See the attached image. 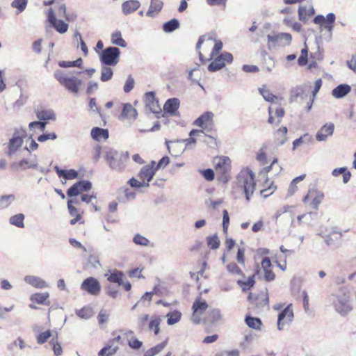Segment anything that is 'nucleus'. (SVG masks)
I'll return each instance as SVG.
<instances>
[{"instance_id":"obj_1","label":"nucleus","mask_w":356,"mask_h":356,"mask_svg":"<svg viewBox=\"0 0 356 356\" xmlns=\"http://www.w3.org/2000/svg\"><path fill=\"white\" fill-rule=\"evenodd\" d=\"M204 41V37H200L197 43L196 48L199 50L200 59L202 63L213 59L208 66V70L209 72H213L218 71L223 68L227 63H231L233 61V56L229 52L222 53L214 58L215 56L218 55L221 51L222 48V42L220 40H214L211 38H209L207 40L206 44L207 47H210L212 42H214V44L211 53L209 54V56L206 58L200 51L201 45L203 44Z\"/></svg>"},{"instance_id":"obj_2","label":"nucleus","mask_w":356,"mask_h":356,"mask_svg":"<svg viewBox=\"0 0 356 356\" xmlns=\"http://www.w3.org/2000/svg\"><path fill=\"white\" fill-rule=\"evenodd\" d=\"M63 0H44L43 3L44 6H50L56 1V12L52 8H49L47 13L48 22L51 25L60 33H65L67 31L69 25L65 22L62 19L64 18L66 21H69V17L66 14V7L63 2Z\"/></svg>"},{"instance_id":"obj_3","label":"nucleus","mask_w":356,"mask_h":356,"mask_svg":"<svg viewBox=\"0 0 356 356\" xmlns=\"http://www.w3.org/2000/svg\"><path fill=\"white\" fill-rule=\"evenodd\" d=\"M235 188L244 193L245 199L249 201L256 189L255 173L249 168L241 169L236 177Z\"/></svg>"},{"instance_id":"obj_4","label":"nucleus","mask_w":356,"mask_h":356,"mask_svg":"<svg viewBox=\"0 0 356 356\" xmlns=\"http://www.w3.org/2000/svg\"><path fill=\"white\" fill-rule=\"evenodd\" d=\"M268 152L267 146L262 147L257 153V160L260 163L261 165H264V167L261 169V172H273L275 175H279L282 172V168L278 162L277 157L274 156L272 159L270 164L269 165H266L268 163Z\"/></svg>"},{"instance_id":"obj_5","label":"nucleus","mask_w":356,"mask_h":356,"mask_svg":"<svg viewBox=\"0 0 356 356\" xmlns=\"http://www.w3.org/2000/svg\"><path fill=\"white\" fill-rule=\"evenodd\" d=\"M104 157L112 169L121 171L125 168L126 163L129 160V154L118 152L109 148L105 151Z\"/></svg>"},{"instance_id":"obj_6","label":"nucleus","mask_w":356,"mask_h":356,"mask_svg":"<svg viewBox=\"0 0 356 356\" xmlns=\"http://www.w3.org/2000/svg\"><path fill=\"white\" fill-rule=\"evenodd\" d=\"M55 79L65 89L72 93H79L83 81L75 76H69L63 71L58 70L54 73Z\"/></svg>"},{"instance_id":"obj_7","label":"nucleus","mask_w":356,"mask_h":356,"mask_svg":"<svg viewBox=\"0 0 356 356\" xmlns=\"http://www.w3.org/2000/svg\"><path fill=\"white\" fill-rule=\"evenodd\" d=\"M92 184L89 181H79L73 184L67 191V195L70 197L67 200V207H76L81 204V198L78 195L83 192L89 191Z\"/></svg>"},{"instance_id":"obj_8","label":"nucleus","mask_w":356,"mask_h":356,"mask_svg":"<svg viewBox=\"0 0 356 356\" xmlns=\"http://www.w3.org/2000/svg\"><path fill=\"white\" fill-rule=\"evenodd\" d=\"M213 163L218 180L227 182L232 166L230 159L225 156H218L213 159Z\"/></svg>"},{"instance_id":"obj_9","label":"nucleus","mask_w":356,"mask_h":356,"mask_svg":"<svg viewBox=\"0 0 356 356\" xmlns=\"http://www.w3.org/2000/svg\"><path fill=\"white\" fill-rule=\"evenodd\" d=\"M209 304L205 299L201 296L197 297L192 305V321L195 324L202 323L204 318L203 316L207 314V312L209 310Z\"/></svg>"},{"instance_id":"obj_10","label":"nucleus","mask_w":356,"mask_h":356,"mask_svg":"<svg viewBox=\"0 0 356 356\" xmlns=\"http://www.w3.org/2000/svg\"><path fill=\"white\" fill-rule=\"evenodd\" d=\"M213 117V113L206 111L193 122V125L200 127L203 131L212 133L215 131Z\"/></svg>"},{"instance_id":"obj_11","label":"nucleus","mask_w":356,"mask_h":356,"mask_svg":"<svg viewBox=\"0 0 356 356\" xmlns=\"http://www.w3.org/2000/svg\"><path fill=\"white\" fill-rule=\"evenodd\" d=\"M250 304L256 308H263L268 306L269 297L267 289L257 293L250 292L248 296Z\"/></svg>"},{"instance_id":"obj_12","label":"nucleus","mask_w":356,"mask_h":356,"mask_svg":"<svg viewBox=\"0 0 356 356\" xmlns=\"http://www.w3.org/2000/svg\"><path fill=\"white\" fill-rule=\"evenodd\" d=\"M81 289L91 296H98L101 293L102 286L97 279L88 277L82 282Z\"/></svg>"},{"instance_id":"obj_13","label":"nucleus","mask_w":356,"mask_h":356,"mask_svg":"<svg viewBox=\"0 0 356 356\" xmlns=\"http://www.w3.org/2000/svg\"><path fill=\"white\" fill-rule=\"evenodd\" d=\"M324 198V193L317 188H310L302 201L308 203L314 209H317Z\"/></svg>"},{"instance_id":"obj_14","label":"nucleus","mask_w":356,"mask_h":356,"mask_svg":"<svg viewBox=\"0 0 356 356\" xmlns=\"http://www.w3.org/2000/svg\"><path fill=\"white\" fill-rule=\"evenodd\" d=\"M120 50L117 47H108L102 54L101 60L108 65H115L119 60Z\"/></svg>"},{"instance_id":"obj_15","label":"nucleus","mask_w":356,"mask_h":356,"mask_svg":"<svg viewBox=\"0 0 356 356\" xmlns=\"http://www.w3.org/2000/svg\"><path fill=\"white\" fill-rule=\"evenodd\" d=\"M293 319V312L291 304L289 305L278 315L277 327L280 330L289 326Z\"/></svg>"},{"instance_id":"obj_16","label":"nucleus","mask_w":356,"mask_h":356,"mask_svg":"<svg viewBox=\"0 0 356 356\" xmlns=\"http://www.w3.org/2000/svg\"><path fill=\"white\" fill-rule=\"evenodd\" d=\"M155 161H152L148 165L143 166L138 173L139 179L145 184V186H149L156 170L154 168Z\"/></svg>"},{"instance_id":"obj_17","label":"nucleus","mask_w":356,"mask_h":356,"mask_svg":"<svg viewBox=\"0 0 356 356\" xmlns=\"http://www.w3.org/2000/svg\"><path fill=\"white\" fill-rule=\"evenodd\" d=\"M261 269L263 271L264 279L266 282H272L275 280L276 275L273 270V265L268 257H266L261 259Z\"/></svg>"},{"instance_id":"obj_18","label":"nucleus","mask_w":356,"mask_h":356,"mask_svg":"<svg viewBox=\"0 0 356 356\" xmlns=\"http://www.w3.org/2000/svg\"><path fill=\"white\" fill-rule=\"evenodd\" d=\"M120 340V335H118L109 340L108 344L99 350L98 356H112L115 355L119 349L118 346L117 345L115 346V344L119 343Z\"/></svg>"},{"instance_id":"obj_19","label":"nucleus","mask_w":356,"mask_h":356,"mask_svg":"<svg viewBox=\"0 0 356 356\" xmlns=\"http://www.w3.org/2000/svg\"><path fill=\"white\" fill-rule=\"evenodd\" d=\"M334 125L333 123L329 122L323 125L316 134V138L318 141H324L329 136L333 134Z\"/></svg>"},{"instance_id":"obj_20","label":"nucleus","mask_w":356,"mask_h":356,"mask_svg":"<svg viewBox=\"0 0 356 356\" xmlns=\"http://www.w3.org/2000/svg\"><path fill=\"white\" fill-rule=\"evenodd\" d=\"M180 106V102L177 98L168 99L163 106V110L170 115H177V111Z\"/></svg>"},{"instance_id":"obj_21","label":"nucleus","mask_w":356,"mask_h":356,"mask_svg":"<svg viewBox=\"0 0 356 356\" xmlns=\"http://www.w3.org/2000/svg\"><path fill=\"white\" fill-rule=\"evenodd\" d=\"M145 102L147 106L154 113H158L160 110L159 101L156 99L154 92H148L145 95Z\"/></svg>"},{"instance_id":"obj_22","label":"nucleus","mask_w":356,"mask_h":356,"mask_svg":"<svg viewBox=\"0 0 356 356\" xmlns=\"http://www.w3.org/2000/svg\"><path fill=\"white\" fill-rule=\"evenodd\" d=\"M288 129L282 126L273 133V141L276 145H281L287 140Z\"/></svg>"},{"instance_id":"obj_23","label":"nucleus","mask_w":356,"mask_h":356,"mask_svg":"<svg viewBox=\"0 0 356 356\" xmlns=\"http://www.w3.org/2000/svg\"><path fill=\"white\" fill-rule=\"evenodd\" d=\"M69 213L73 218L70 220L72 225H75L76 222H80L84 214V211L76 207H67Z\"/></svg>"},{"instance_id":"obj_24","label":"nucleus","mask_w":356,"mask_h":356,"mask_svg":"<svg viewBox=\"0 0 356 356\" xmlns=\"http://www.w3.org/2000/svg\"><path fill=\"white\" fill-rule=\"evenodd\" d=\"M241 278V277H239V279L236 280V283L243 292H246L252 289L256 283L254 275L249 276L246 280H243Z\"/></svg>"},{"instance_id":"obj_25","label":"nucleus","mask_w":356,"mask_h":356,"mask_svg":"<svg viewBox=\"0 0 356 356\" xmlns=\"http://www.w3.org/2000/svg\"><path fill=\"white\" fill-rule=\"evenodd\" d=\"M169 342V338L166 337L161 343L154 346L147 350L143 356H155L161 353L168 345Z\"/></svg>"},{"instance_id":"obj_26","label":"nucleus","mask_w":356,"mask_h":356,"mask_svg":"<svg viewBox=\"0 0 356 356\" xmlns=\"http://www.w3.org/2000/svg\"><path fill=\"white\" fill-rule=\"evenodd\" d=\"M105 276L107 277V280L110 282L117 283L119 286H121L122 284L124 274L120 270L116 269L113 270H108V273H106Z\"/></svg>"},{"instance_id":"obj_27","label":"nucleus","mask_w":356,"mask_h":356,"mask_svg":"<svg viewBox=\"0 0 356 356\" xmlns=\"http://www.w3.org/2000/svg\"><path fill=\"white\" fill-rule=\"evenodd\" d=\"M55 171L60 178L63 177L65 179L71 180L78 177V172L74 169L63 170L56 166Z\"/></svg>"},{"instance_id":"obj_28","label":"nucleus","mask_w":356,"mask_h":356,"mask_svg":"<svg viewBox=\"0 0 356 356\" xmlns=\"http://www.w3.org/2000/svg\"><path fill=\"white\" fill-rule=\"evenodd\" d=\"M314 9L312 6H300L298 9L299 19L302 22H306L308 19L314 15Z\"/></svg>"},{"instance_id":"obj_29","label":"nucleus","mask_w":356,"mask_h":356,"mask_svg":"<svg viewBox=\"0 0 356 356\" xmlns=\"http://www.w3.org/2000/svg\"><path fill=\"white\" fill-rule=\"evenodd\" d=\"M225 268L227 273L233 277H244L245 276L241 268L234 261L227 264Z\"/></svg>"},{"instance_id":"obj_30","label":"nucleus","mask_w":356,"mask_h":356,"mask_svg":"<svg viewBox=\"0 0 356 356\" xmlns=\"http://www.w3.org/2000/svg\"><path fill=\"white\" fill-rule=\"evenodd\" d=\"M221 318L220 312L217 309H210L203 318L202 322L214 323L218 321Z\"/></svg>"},{"instance_id":"obj_31","label":"nucleus","mask_w":356,"mask_h":356,"mask_svg":"<svg viewBox=\"0 0 356 356\" xmlns=\"http://www.w3.org/2000/svg\"><path fill=\"white\" fill-rule=\"evenodd\" d=\"M140 7L139 1L136 0L127 1L122 5V9L124 15L134 13Z\"/></svg>"},{"instance_id":"obj_32","label":"nucleus","mask_w":356,"mask_h":356,"mask_svg":"<svg viewBox=\"0 0 356 356\" xmlns=\"http://www.w3.org/2000/svg\"><path fill=\"white\" fill-rule=\"evenodd\" d=\"M24 281L30 285L38 289H42L47 287L45 281L41 278L33 275H27L24 277Z\"/></svg>"},{"instance_id":"obj_33","label":"nucleus","mask_w":356,"mask_h":356,"mask_svg":"<svg viewBox=\"0 0 356 356\" xmlns=\"http://www.w3.org/2000/svg\"><path fill=\"white\" fill-rule=\"evenodd\" d=\"M91 136L97 141L106 140L109 136L108 131L99 127H94L91 130Z\"/></svg>"},{"instance_id":"obj_34","label":"nucleus","mask_w":356,"mask_h":356,"mask_svg":"<svg viewBox=\"0 0 356 356\" xmlns=\"http://www.w3.org/2000/svg\"><path fill=\"white\" fill-rule=\"evenodd\" d=\"M49 297V295L47 292L35 293L31 296L30 300H31V302L38 304L49 305L50 302L48 300Z\"/></svg>"},{"instance_id":"obj_35","label":"nucleus","mask_w":356,"mask_h":356,"mask_svg":"<svg viewBox=\"0 0 356 356\" xmlns=\"http://www.w3.org/2000/svg\"><path fill=\"white\" fill-rule=\"evenodd\" d=\"M268 114H269V118L268 119V122L271 124H279L282 122V118L284 117V115L285 114V111H284V108H278L276 109V111H275V115L277 117L276 121H275V118H273V116L272 115L271 107L268 108Z\"/></svg>"},{"instance_id":"obj_36","label":"nucleus","mask_w":356,"mask_h":356,"mask_svg":"<svg viewBox=\"0 0 356 356\" xmlns=\"http://www.w3.org/2000/svg\"><path fill=\"white\" fill-rule=\"evenodd\" d=\"M161 323V318L159 316H154L151 318L149 324L148 329L150 331H153L154 335L157 336L160 332V325Z\"/></svg>"},{"instance_id":"obj_37","label":"nucleus","mask_w":356,"mask_h":356,"mask_svg":"<svg viewBox=\"0 0 356 356\" xmlns=\"http://www.w3.org/2000/svg\"><path fill=\"white\" fill-rule=\"evenodd\" d=\"M350 91V87L346 84H341L336 87L332 92V95L336 98H341Z\"/></svg>"},{"instance_id":"obj_38","label":"nucleus","mask_w":356,"mask_h":356,"mask_svg":"<svg viewBox=\"0 0 356 356\" xmlns=\"http://www.w3.org/2000/svg\"><path fill=\"white\" fill-rule=\"evenodd\" d=\"M163 4V2L160 0H152L147 15L152 17L159 13L162 9Z\"/></svg>"},{"instance_id":"obj_39","label":"nucleus","mask_w":356,"mask_h":356,"mask_svg":"<svg viewBox=\"0 0 356 356\" xmlns=\"http://www.w3.org/2000/svg\"><path fill=\"white\" fill-rule=\"evenodd\" d=\"M259 92L264 99L267 102H277L282 99V98L273 95L268 89L266 88L265 87L259 88Z\"/></svg>"},{"instance_id":"obj_40","label":"nucleus","mask_w":356,"mask_h":356,"mask_svg":"<svg viewBox=\"0 0 356 356\" xmlns=\"http://www.w3.org/2000/svg\"><path fill=\"white\" fill-rule=\"evenodd\" d=\"M245 322L249 327L254 330H260L262 325L260 318L250 315L246 316Z\"/></svg>"},{"instance_id":"obj_41","label":"nucleus","mask_w":356,"mask_h":356,"mask_svg":"<svg viewBox=\"0 0 356 356\" xmlns=\"http://www.w3.org/2000/svg\"><path fill=\"white\" fill-rule=\"evenodd\" d=\"M306 177V175L305 174H303V175H301L296 178H294L290 185H289V189H288V195L289 196H292L298 190V187L297 186V184L302 181Z\"/></svg>"},{"instance_id":"obj_42","label":"nucleus","mask_w":356,"mask_h":356,"mask_svg":"<svg viewBox=\"0 0 356 356\" xmlns=\"http://www.w3.org/2000/svg\"><path fill=\"white\" fill-rule=\"evenodd\" d=\"M166 317L167 323L170 325H172L178 323L181 320V313L175 310L174 312L168 313Z\"/></svg>"},{"instance_id":"obj_43","label":"nucleus","mask_w":356,"mask_h":356,"mask_svg":"<svg viewBox=\"0 0 356 356\" xmlns=\"http://www.w3.org/2000/svg\"><path fill=\"white\" fill-rule=\"evenodd\" d=\"M24 215L22 213H18L10 217L9 222L13 225L19 228H23L24 227Z\"/></svg>"},{"instance_id":"obj_44","label":"nucleus","mask_w":356,"mask_h":356,"mask_svg":"<svg viewBox=\"0 0 356 356\" xmlns=\"http://www.w3.org/2000/svg\"><path fill=\"white\" fill-rule=\"evenodd\" d=\"M23 143V139L20 136H15L11 138L9 141V151L10 152H14L19 148Z\"/></svg>"},{"instance_id":"obj_45","label":"nucleus","mask_w":356,"mask_h":356,"mask_svg":"<svg viewBox=\"0 0 356 356\" xmlns=\"http://www.w3.org/2000/svg\"><path fill=\"white\" fill-rule=\"evenodd\" d=\"M179 27V22L177 19H172L165 22L163 26V29L166 33L172 32Z\"/></svg>"},{"instance_id":"obj_46","label":"nucleus","mask_w":356,"mask_h":356,"mask_svg":"<svg viewBox=\"0 0 356 356\" xmlns=\"http://www.w3.org/2000/svg\"><path fill=\"white\" fill-rule=\"evenodd\" d=\"M122 115L124 117L136 118L137 116V111L131 104L127 103L124 105Z\"/></svg>"},{"instance_id":"obj_47","label":"nucleus","mask_w":356,"mask_h":356,"mask_svg":"<svg viewBox=\"0 0 356 356\" xmlns=\"http://www.w3.org/2000/svg\"><path fill=\"white\" fill-rule=\"evenodd\" d=\"M111 42L113 44L124 47L127 45L125 40L122 38L120 31H115L111 35Z\"/></svg>"},{"instance_id":"obj_48","label":"nucleus","mask_w":356,"mask_h":356,"mask_svg":"<svg viewBox=\"0 0 356 356\" xmlns=\"http://www.w3.org/2000/svg\"><path fill=\"white\" fill-rule=\"evenodd\" d=\"M335 308L341 314H346L351 310V307L348 302H343L339 300L335 303Z\"/></svg>"},{"instance_id":"obj_49","label":"nucleus","mask_w":356,"mask_h":356,"mask_svg":"<svg viewBox=\"0 0 356 356\" xmlns=\"http://www.w3.org/2000/svg\"><path fill=\"white\" fill-rule=\"evenodd\" d=\"M15 197L14 195H3L0 197V209H3L9 207L14 201Z\"/></svg>"},{"instance_id":"obj_50","label":"nucleus","mask_w":356,"mask_h":356,"mask_svg":"<svg viewBox=\"0 0 356 356\" xmlns=\"http://www.w3.org/2000/svg\"><path fill=\"white\" fill-rule=\"evenodd\" d=\"M268 46L269 48L274 47L277 44H281L280 33H274L268 35Z\"/></svg>"},{"instance_id":"obj_51","label":"nucleus","mask_w":356,"mask_h":356,"mask_svg":"<svg viewBox=\"0 0 356 356\" xmlns=\"http://www.w3.org/2000/svg\"><path fill=\"white\" fill-rule=\"evenodd\" d=\"M113 74V70L111 67H102L101 70V81L105 82L111 79Z\"/></svg>"},{"instance_id":"obj_52","label":"nucleus","mask_w":356,"mask_h":356,"mask_svg":"<svg viewBox=\"0 0 356 356\" xmlns=\"http://www.w3.org/2000/svg\"><path fill=\"white\" fill-rule=\"evenodd\" d=\"M308 62V48L305 45V47L301 50V55L298 59V64L300 66H305Z\"/></svg>"},{"instance_id":"obj_53","label":"nucleus","mask_w":356,"mask_h":356,"mask_svg":"<svg viewBox=\"0 0 356 356\" xmlns=\"http://www.w3.org/2000/svg\"><path fill=\"white\" fill-rule=\"evenodd\" d=\"M207 241L211 249H217L220 246V240L216 235L209 236Z\"/></svg>"},{"instance_id":"obj_54","label":"nucleus","mask_w":356,"mask_h":356,"mask_svg":"<svg viewBox=\"0 0 356 356\" xmlns=\"http://www.w3.org/2000/svg\"><path fill=\"white\" fill-rule=\"evenodd\" d=\"M277 189V186L274 184L273 182H270V185L267 188H264L261 190L260 193L264 197H267L272 195L275 190Z\"/></svg>"},{"instance_id":"obj_55","label":"nucleus","mask_w":356,"mask_h":356,"mask_svg":"<svg viewBox=\"0 0 356 356\" xmlns=\"http://www.w3.org/2000/svg\"><path fill=\"white\" fill-rule=\"evenodd\" d=\"M27 0H14L11 6L18 10L19 13H22L26 7Z\"/></svg>"},{"instance_id":"obj_56","label":"nucleus","mask_w":356,"mask_h":356,"mask_svg":"<svg viewBox=\"0 0 356 356\" xmlns=\"http://www.w3.org/2000/svg\"><path fill=\"white\" fill-rule=\"evenodd\" d=\"M51 336V332L50 330L41 332L37 336V343L38 344H43L49 339Z\"/></svg>"},{"instance_id":"obj_57","label":"nucleus","mask_w":356,"mask_h":356,"mask_svg":"<svg viewBox=\"0 0 356 356\" xmlns=\"http://www.w3.org/2000/svg\"><path fill=\"white\" fill-rule=\"evenodd\" d=\"M54 114L47 111H40L37 113V118L40 120H48L54 118Z\"/></svg>"},{"instance_id":"obj_58","label":"nucleus","mask_w":356,"mask_h":356,"mask_svg":"<svg viewBox=\"0 0 356 356\" xmlns=\"http://www.w3.org/2000/svg\"><path fill=\"white\" fill-rule=\"evenodd\" d=\"M133 241L137 245H143V246L148 245V244L149 243V241L147 238L140 235L139 234H137L134 236V237L133 238Z\"/></svg>"},{"instance_id":"obj_59","label":"nucleus","mask_w":356,"mask_h":356,"mask_svg":"<svg viewBox=\"0 0 356 356\" xmlns=\"http://www.w3.org/2000/svg\"><path fill=\"white\" fill-rule=\"evenodd\" d=\"M88 262L93 268L100 266L99 256L95 254H91L88 256Z\"/></svg>"},{"instance_id":"obj_60","label":"nucleus","mask_w":356,"mask_h":356,"mask_svg":"<svg viewBox=\"0 0 356 356\" xmlns=\"http://www.w3.org/2000/svg\"><path fill=\"white\" fill-rule=\"evenodd\" d=\"M143 268H136L128 271V275L130 277L144 278L142 273Z\"/></svg>"},{"instance_id":"obj_61","label":"nucleus","mask_w":356,"mask_h":356,"mask_svg":"<svg viewBox=\"0 0 356 356\" xmlns=\"http://www.w3.org/2000/svg\"><path fill=\"white\" fill-rule=\"evenodd\" d=\"M128 344L130 348L134 350L140 349L143 346V342L135 337L130 339L128 341Z\"/></svg>"},{"instance_id":"obj_62","label":"nucleus","mask_w":356,"mask_h":356,"mask_svg":"<svg viewBox=\"0 0 356 356\" xmlns=\"http://www.w3.org/2000/svg\"><path fill=\"white\" fill-rule=\"evenodd\" d=\"M236 260L241 264L245 265V249L243 248H239L236 254Z\"/></svg>"},{"instance_id":"obj_63","label":"nucleus","mask_w":356,"mask_h":356,"mask_svg":"<svg viewBox=\"0 0 356 356\" xmlns=\"http://www.w3.org/2000/svg\"><path fill=\"white\" fill-rule=\"evenodd\" d=\"M335 19H336V17H335L334 14H333V13L327 14V16L325 17V19H326L325 29L330 31L332 28V24L334 22Z\"/></svg>"},{"instance_id":"obj_64","label":"nucleus","mask_w":356,"mask_h":356,"mask_svg":"<svg viewBox=\"0 0 356 356\" xmlns=\"http://www.w3.org/2000/svg\"><path fill=\"white\" fill-rule=\"evenodd\" d=\"M242 70L246 73H257L259 72V68L254 65H243Z\"/></svg>"}]
</instances>
